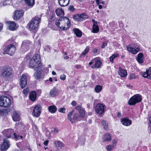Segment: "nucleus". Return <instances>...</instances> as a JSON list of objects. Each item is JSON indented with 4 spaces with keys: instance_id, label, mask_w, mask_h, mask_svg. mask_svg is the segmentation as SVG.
<instances>
[{
    "instance_id": "obj_25",
    "label": "nucleus",
    "mask_w": 151,
    "mask_h": 151,
    "mask_svg": "<svg viewBox=\"0 0 151 151\" xmlns=\"http://www.w3.org/2000/svg\"><path fill=\"white\" fill-rule=\"evenodd\" d=\"M118 74L121 77H125L127 75L126 71L120 68H119V71L118 72Z\"/></svg>"
},
{
    "instance_id": "obj_55",
    "label": "nucleus",
    "mask_w": 151,
    "mask_h": 151,
    "mask_svg": "<svg viewBox=\"0 0 151 151\" xmlns=\"http://www.w3.org/2000/svg\"><path fill=\"white\" fill-rule=\"evenodd\" d=\"M93 51L94 53V55H96L98 51L96 49H93Z\"/></svg>"
},
{
    "instance_id": "obj_54",
    "label": "nucleus",
    "mask_w": 151,
    "mask_h": 151,
    "mask_svg": "<svg viewBox=\"0 0 151 151\" xmlns=\"http://www.w3.org/2000/svg\"><path fill=\"white\" fill-rule=\"evenodd\" d=\"M94 62V59H92L91 61L88 64V65L90 66L93 63V62Z\"/></svg>"
},
{
    "instance_id": "obj_12",
    "label": "nucleus",
    "mask_w": 151,
    "mask_h": 151,
    "mask_svg": "<svg viewBox=\"0 0 151 151\" xmlns=\"http://www.w3.org/2000/svg\"><path fill=\"white\" fill-rule=\"evenodd\" d=\"M27 80L26 76L24 74H23L21 76L20 84L21 87L24 88L27 85Z\"/></svg>"
},
{
    "instance_id": "obj_27",
    "label": "nucleus",
    "mask_w": 151,
    "mask_h": 151,
    "mask_svg": "<svg viewBox=\"0 0 151 151\" xmlns=\"http://www.w3.org/2000/svg\"><path fill=\"white\" fill-rule=\"evenodd\" d=\"M55 12L57 15L58 16H63L64 14V11L62 8H59L57 9Z\"/></svg>"
},
{
    "instance_id": "obj_38",
    "label": "nucleus",
    "mask_w": 151,
    "mask_h": 151,
    "mask_svg": "<svg viewBox=\"0 0 151 151\" xmlns=\"http://www.w3.org/2000/svg\"><path fill=\"white\" fill-rule=\"evenodd\" d=\"M119 55L117 54H115L114 55H112L110 58L109 59L110 61L112 63H113V60L115 58L118 57Z\"/></svg>"
},
{
    "instance_id": "obj_24",
    "label": "nucleus",
    "mask_w": 151,
    "mask_h": 151,
    "mask_svg": "<svg viewBox=\"0 0 151 151\" xmlns=\"http://www.w3.org/2000/svg\"><path fill=\"white\" fill-rule=\"evenodd\" d=\"M29 98L30 100L32 101H35L36 98V93L35 91H32L30 93Z\"/></svg>"
},
{
    "instance_id": "obj_59",
    "label": "nucleus",
    "mask_w": 151,
    "mask_h": 151,
    "mask_svg": "<svg viewBox=\"0 0 151 151\" xmlns=\"http://www.w3.org/2000/svg\"><path fill=\"white\" fill-rule=\"evenodd\" d=\"M27 89L26 90H25V89H24L23 90V93L24 94H27V92L28 91H27Z\"/></svg>"
},
{
    "instance_id": "obj_43",
    "label": "nucleus",
    "mask_w": 151,
    "mask_h": 151,
    "mask_svg": "<svg viewBox=\"0 0 151 151\" xmlns=\"http://www.w3.org/2000/svg\"><path fill=\"white\" fill-rule=\"evenodd\" d=\"M51 132L54 134H56L59 132L58 129L56 128H53L52 129Z\"/></svg>"
},
{
    "instance_id": "obj_56",
    "label": "nucleus",
    "mask_w": 151,
    "mask_h": 151,
    "mask_svg": "<svg viewBox=\"0 0 151 151\" xmlns=\"http://www.w3.org/2000/svg\"><path fill=\"white\" fill-rule=\"evenodd\" d=\"M76 110H79V111L80 110H81V107L79 106H77L76 107Z\"/></svg>"
},
{
    "instance_id": "obj_14",
    "label": "nucleus",
    "mask_w": 151,
    "mask_h": 151,
    "mask_svg": "<svg viewBox=\"0 0 151 151\" xmlns=\"http://www.w3.org/2000/svg\"><path fill=\"white\" fill-rule=\"evenodd\" d=\"M14 20H17L23 16V11L22 10H17L14 12Z\"/></svg>"
},
{
    "instance_id": "obj_45",
    "label": "nucleus",
    "mask_w": 151,
    "mask_h": 151,
    "mask_svg": "<svg viewBox=\"0 0 151 151\" xmlns=\"http://www.w3.org/2000/svg\"><path fill=\"white\" fill-rule=\"evenodd\" d=\"M14 137V138L17 139H22L23 138V137L21 136H19V135H17L15 133H14L13 134Z\"/></svg>"
},
{
    "instance_id": "obj_33",
    "label": "nucleus",
    "mask_w": 151,
    "mask_h": 151,
    "mask_svg": "<svg viewBox=\"0 0 151 151\" xmlns=\"http://www.w3.org/2000/svg\"><path fill=\"white\" fill-rule=\"evenodd\" d=\"M127 50L129 52L133 54H135L137 53L135 51V49H134V48L129 47V46H127Z\"/></svg>"
},
{
    "instance_id": "obj_34",
    "label": "nucleus",
    "mask_w": 151,
    "mask_h": 151,
    "mask_svg": "<svg viewBox=\"0 0 151 151\" xmlns=\"http://www.w3.org/2000/svg\"><path fill=\"white\" fill-rule=\"evenodd\" d=\"M89 50V48L88 47H87L82 52L80 56L81 57H82L83 56L84 57L86 53H88Z\"/></svg>"
},
{
    "instance_id": "obj_13",
    "label": "nucleus",
    "mask_w": 151,
    "mask_h": 151,
    "mask_svg": "<svg viewBox=\"0 0 151 151\" xmlns=\"http://www.w3.org/2000/svg\"><path fill=\"white\" fill-rule=\"evenodd\" d=\"M31 43L30 42L29 40H25L22 43L21 49L24 51H26L29 48V45Z\"/></svg>"
},
{
    "instance_id": "obj_48",
    "label": "nucleus",
    "mask_w": 151,
    "mask_h": 151,
    "mask_svg": "<svg viewBox=\"0 0 151 151\" xmlns=\"http://www.w3.org/2000/svg\"><path fill=\"white\" fill-rule=\"evenodd\" d=\"M66 109L64 108H60L58 109V111L61 113H65Z\"/></svg>"
},
{
    "instance_id": "obj_10",
    "label": "nucleus",
    "mask_w": 151,
    "mask_h": 151,
    "mask_svg": "<svg viewBox=\"0 0 151 151\" xmlns=\"http://www.w3.org/2000/svg\"><path fill=\"white\" fill-rule=\"evenodd\" d=\"M78 117V114H73V111L68 113V119L70 122L73 123L77 119Z\"/></svg>"
},
{
    "instance_id": "obj_3",
    "label": "nucleus",
    "mask_w": 151,
    "mask_h": 151,
    "mask_svg": "<svg viewBox=\"0 0 151 151\" xmlns=\"http://www.w3.org/2000/svg\"><path fill=\"white\" fill-rule=\"evenodd\" d=\"M41 15H37L33 18L29 22V27L33 29H35L39 26L41 20Z\"/></svg>"
},
{
    "instance_id": "obj_4",
    "label": "nucleus",
    "mask_w": 151,
    "mask_h": 151,
    "mask_svg": "<svg viewBox=\"0 0 151 151\" xmlns=\"http://www.w3.org/2000/svg\"><path fill=\"white\" fill-rule=\"evenodd\" d=\"M11 104L10 99L6 96L0 97V106L4 107L9 106Z\"/></svg>"
},
{
    "instance_id": "obj_26",
    "label": "nucleus",
    "mask_w": 151,
    "mask_h": 151,
    "mask_svg": "<svg viewBox=\"0 0 151 151\" xmlns=\"http://www.w3.org/2000/svg\"><path fill=\"white\" fill-rule=\"evenodd\" d=\"M17 27L16 24L13 21L10 22L9 23V29L11 30H14Z\"/></svg>"
},
{
    "instance_id": "obj_63",
    "label": "nucleus",
    "mask_w": 151,
    "mask_h": 151,
    "mask_svg": "<svg viewBox=\"0 0 151 151\" xmlns=\"http://www.w3.org/2000/svg\"><path fill=\"white\" fill-rule=\"evenodd\" d=\"M112 143H113V144L112 145H114L116 143V141L115 140H113Z\"/></svg>"
},
{
    "instance_id": "obj_1",
    "label": "nucleus",
    "mask_w": 151,
    "mask_h": 151,
    "mask_svg": "<svg viewBox=\"0 0 151 151\" xmlns=\"http://www.w3.org/2000/svg\"><path fill=\"white\" fill-rule=\"evenodd\" d=\"M41 66H42L41 65L40 56L37 54H35L30 60L29 67L35 70H37V68Z\"/></svg>"
},
{
    "instance_id": "obj_22",
    "label": "nucleus",
    "mask_w": 151,
    "mask_h": 151,
    "mask_svg": "<svg viewBox=\"0 0 151 151\" xmlns=\"http://www.w3.org/2000/svg\"><path fill=\"white\" fill-rule=\"evenodd\" d=\"M43 67L41 66L40 68L37 69V71L35 73V76L37 79H40L41 74V72L42 71Z\"/></svg>"
},
{
    "instance_id": "obj_11",
    "label": "nucleus",
    "mask_w": 151,
    "mask_h": 151,
    "mask_svg": "<svg viewBox=\"0 0 151 151\" xmlns=\"http://www.w3.org/2000/svg\"><path fill=\"white\" fill-rule=\"evenodd\" d=\"M10 145L9 141L7 138L4 139L3 144L1 145V150L4 151V150H6L9 148Z\"/></svg>"
},
{
    "instance_id": "obj_6",
    "label": "nucleus",
    "mask_w": 151,
    "mask_h": 151,
    "mask_svg": "<svg viewBox=\"0 0 151 151\" xmlns=\"http://www.w3.org/2000/svg\"><path fill=\"white\" fill-rule=\"evenodd\" d=\"M16 50L15 46L12 44H11L4 49V53L12 55L14 53Z\"/></svg>"
},
{
    "instance_id": "obj_62",
    "label": "nucleus",
    "mask_w": 151,
    "mask_h": 151,
    "mask_svg": "<svg viewBox=\"0 0 151 151\" xmlns=\"http://www.w3.org/2000/svg\"><path fill=\"white\" fill-rule=\"evenodd\" d=\"M49 18L50 19H52V20H54L55 19L54 17H53V16H51Z\"/></svg>"
},
{
    "instance_id": "obj_61",
    "label": "nucleus",
    "mask_w": 151,
    "mask_h": 151,
    "mask_svg": "<svg viewBox=\"0 0 151 151\" xmlns=\"http://www.w3.org/2000/svg\"><path fill=\"white\" fill-rule=\"evenodd\" d=\"M117 116L119 117H121V114L120 112H118L117 114Z\"/></svg>"
},
{
    "instance_id": "obj_2",
    "label": "nucleus",
    "mask_w": 151,
    "mask_h": 151,
    "mask_svg": "<svg viewBox=\"0 0 151 151\" xmlns=\"http://www.w3.org/2000/svg\"><path fill=\"white\" fill-rule=\"evenodd\" d=\"M66 24L68 27L70 26V22L68 18L66 17L60 18L58 20L56 21L55 24L58 27H59L63 30H65L67 29L65 27V24Z\"/></svg>"
},
{
    "instance_id": "obj_8",
    "label": "nucleus",
    "mask_w": 151,
    "mask_h": 151,
    "mask_svg": "<svg viewBox=\"0 0 151 151\" xmlns=\"http://www.w3.org/2000/svg\"><path fill=\"white\" fill-rule=\"evenodd\" d=\"M104 106L102 104H97L95 107V110L97 114H101L104 112Z\"/></svg>"
},
{
    "instance_id": "obj_16",
    "label": "nucleus",
    "mask_w": 151,
    "mask_h": 151,
    "mask_svg": "<svg viewBox=\"0 0 151 151\" xmlns=\"http://www.w3.org/2000/svg\"><path fill=\"white\" fill-rule=\"evenodd\" d=\"M122 124L125 126H129L132 124V121L128 118H123L121 120Z\"/></svg>"
},
{
    "instance_id": "obj_57",
    "label": "nucleus",
    "mask_w": 151,
    "mask_h": 151,
    "mask_svg": "<svg viewBox=\"0 0 151 151\" xmlns=\"http://www.w3.org/2000/svg\"><path fill=\"white\" fill-rule=\"evenodd\" d=\"M3 24L1 23H0V32L2 29L3 27Z\"/></svg>"
},
{
    "instance_id": "obj_17",
    "label": "nucleus",
    "mask_w": 151,
    "mask_h": 151,
    "mask_svg": "<svg viewBox=\"0 0 151 151\" xmlns=\"http://www.w3.org/2000/svg\"><path fill=\"white\" fill-rule=\"evenodd\" d=\"M54 144L57 147L60 149H63L65 147L64 144L60 140H55L54 142Z\"/></svg>"
},
{
    "instance_id": "obj_64",
    "label": "nucleus",
    "mask_w": 151,
    "mask_h": 151,
    "mask_svg": "<svg viewBox=\"0 0 151 151\" xmlns=\"http://www.w3.org/2000/svg\"><path fill=\"white\" fill-rule=\"evenodd\" d=\"M103 6L101 5H99V9H101L102 8Z\"/></svg>"
},
{
    "instance_id": "obj_41",
    "label": "nucleus",
    "mask_w": 151,
    "mask_h": 151,
    "mask_svg": "<svg viewBox=\"0 0 151 151\" xmlns=\"http://www.w3.org/2000/svg\"><path fill=\"white\" fill-rule=\"evenodd\" d=\"M80 113V116L81 117H84L85 115V112L84 111L81 109L79 111Z\"/></svg>"
},
{
    "instance_id": "obj_53",
    "label": "nucleus",
    "mask_w": 151,
    "mask_h": 151,
    "mask_svg": "<svg viewBox=\"0 0 151 151\" xmlns=\"http://www.w3.org/2000/svg\"><path fill=\"white\" fill-rule=\"evenodd\" d=\"M76 104V102L75 101H73L71 102V104L73 106H75Z\"/></svg>"
},
{
    "instance_id": "obj_40",
    "label": "nucleus",
    "mask_w": 151,
    "mask_h": 151,
    "mask_svg": "<svg viewBox=\"0 0 151 151\" xmlns=\"http://www.w3.org/2000/svg\"><path fill=\"white\" fill-rule=\"evenodd\" d=\"M114 147V145H109L106 146V148L108 151H110Z\"/></svg>"
},
{
    "instance_id": "obj_46",
    "label": "nucleus",
    "mask_w": 151,
    "mask_h": 151,
    "mask_svg": "<svg viewBox=\"0 0 151 151\" xmlns=\"http://www.w3.org/2000/svg\"><path fill=\"white\" fill-rule=\"evenodd\" d=\"M146 71L149 75L150 79H151V67H150L147 70H146Z\"/></svg>"
},
{
    "instance_id": "obj_49",
    "label": "nucleus",
    "mask_w": 151,
    "mask_h": 151,
    "mask_svg": "<svg viewBox=\"0 0 151 151\" xmlns=\"http://www.w3.org/2000/svg\"><path fill=\"white\" fill-rule=\"evenodd\" d=\"M60 78L61 80L64 81L66 78V76L65 74H63L60 76Z\"/></svg>"
},
{
    "instance_id": "obj_36",
    "label": "nucleus",
    "mask_w": 151,
    "mask_h": 151,
    "mask_svg": "<svg viewBox=\"0 0 151 151\" xmlns=\"http://www.w3.org/2000/svg\"><path fill=\"white\" fill-rule=\"evenodd\" d=\"M101 124L104 126V129L106 130L108 128V124L106 122L105 120H103L102 121Z\"/></svg>"
},
{
    "instance_id": "obj_47",
    "label": "nucleus",
    "mask_w": 151,
    "mask_h": 151,
    "mask_svg": "<svg viewBox=\"0 0 151 151\" xmlns=\"http://www.w3.org/2000/svg\"><path fill=\"white\" fill-rule=\"evenodd\" d=\"M143 76L144 77L148 79H150V78H149V74L146 71V72H144V73H143Z\"/></svg>"
},
{
    "instance_id": "obj_58",
    "label": "nucleus",
    "mask_w": 151,
    "mask_h": 151,
    "mask_svg": "<svg viewBox=\"0 0 151 151\" xmlns=\"http://www.w3.org/2000/svg\"><path fill=\"white\" fill-rule=\"evenodd\" d=\"M48 142V140L45 141L44 142V145L47 146V144Z\"/></svg>"
},
{
    "instance_id": "obj_29",
    "label": "nucleus",
    "mask_w": 151,
    "mask_h": 151,
    "mask_svg": "<svg viewBox=\"0 0 151 151\" xmlns=\"http://www.w3.org/2000/svg\"><path fill=\"white\" fill-rule=\"evenodd\" d=\"M111 140V135L108 133L106 134L104 136L103 139V141H109Z\"/></svg>"
},
{
    "instance_id": "obj_19",
    "label": "nucleus",
    "mask_w": 151,
    "mask_h": 151,
    "mask_svg": "<svg viewBox=\"0 0 151 151\" xmlns=\"http://www.w3.org/2000/svg\"><path fill=\"white\" fill-rule=\"evenodd\" d=\"M94 61L95 62V63L92 66L91 68H99L101 67L102 64L100 60H98L96 58H95Z\"/></svg>"
},
{
    "instance_id": "obj_52",
    "label": "nucleus",
    "mask_w": 151,
    "mask_h": 151,
    "mask_svg": "<svg viewBox=\"0 0 151 151\" xmlns=\"http://www.w3.org/2000/svg\"><path fill=\"white\" fill-rule=\"evenodd\" d=\"M107 43L106 42H104L101 45V47L102 48H105V47L107 46Z\"/></svg>"
},
{
    "instance_id": "obj_44",
    "label": "nucleus",
    "mask_w": 151,
    "mask_h": 151,
    "mask_svg": "<svg viewBox=\"0 0 151 151\" xmlns=\"http://www.w3.org/2000/svg\"><path fill=\"white\" fill-rule=\"evenodd\" d=\"M11 1L9 0H6L2 2V4L5 6L10 4Z\"/></svg>"
},
{
    "instance_id": "obj_31",
    "label": "nucleus",
    "mask_w": 151,
    "mask_h": 151,
    "mask_svg": "<svg viewBox=\"0 0 151 151\" xmlns=\"http://www.w3.org/2000/svg\"><path fill=\"white\" fill-rule=\"evenodd\" d=\"M26 4L29 6H33L35 4V0H24Z\"/></svg>"
},
{
    "instance_id": "obj_50",
    "label": "nucleus",
    "mask_w": 151,
    "mask_h": 151,
    "mask_svg": "<svg viewBox=\"0 0 151 151\" xmlns=\"http://www.w3.org/2000/svg\"><path fill=\"white\" fill-rule=\"evenodd\" d=\"M69 10L71 11L72 12L74 10V8L73 7V6H70L68 8Z\"/></svg>"
},
{
    "instance_id": "obj_18",
    "label": "nucleus",
    "mask_w": 151,
    "mask_h": 151,
    "mask_svg": "<svg viewBox=\"0 0 151 151\" xmlns=\"http://www.w3.org/2000/svg\"><path fill=\"white\" fill-rule=\"evenodd\" d=\"M92 21L93 22V30L92 32L94 33H97L99 31V28L97 25V22L95 21L94 20L92 19Z\"/></svg>"
},
{
    "instance_id": "obj_9",
    "label": "nucleus",
    "mask_w": 151,
    "mask_h": 151,
    "mask_svg": "<svg viewBox=\"0 0 151 151\" xmlns=\"http://www.w3.org/2000/svg\"><path fill=\"white\" fill-rule=\"evenodd\" d=\"M41 108L40 105L37 104L35 105L33 109V115L36 117H39L41 113Z\"/></svg>"
},
{
    "instance_id": "obj_15",
    "label": "nucleus",
    "mask_w": 151,
    "mask_h": 151,
    "mask_svg": "<svg viewBox=\"0 0 151 151\" xmlns=\"http://www.w3.org/2000/svg\"><path fill=\"white\" fill-rule=\"evenodd\" d=\"M3 133L6 135L8 138H11L13 133L14 134V130L12 129H5L2 132Z\"/></svg>"
},
{
    "instance_id": "obj_51",
    "label": "nucleus",
    "mask_w": 151,
    "mask_h": 151,
    "mask_svg": "<svg viewBox=\"0 0 151 151\" xmlns=\"http://www.w3.org/2000/svg\"><path fill=\"white\" fill-rule=\"evenodd\" d=\"M135 76L134 74L132 73V74H131L130 76V77L129 79L130 80L131 79H134L135 78Z\"/></svg>"
},
{
    "instance_id": "obj_23",
    "label": "nucleus",
    "mask_w": 151,
    "mask_h": 151,
    "mask_svg": "<svg viewBox=\"0 0 151 151\" xmlns=\"http://www.w3.org/2000/svg\"><path fill=\"white\" fill-rule=\"evenodd\" d=\"M58 2L61 6L64 7L68 4L69 0H58Z\"/></svg>"
},
{
    "instance_id": "obj_7",
    "label": "nucleus",
    "mask_w": 151,
    "mask_h": 151,
    "mask_svg": "<svg viewBox=\"0 0 151 151\" xmlns=\"http://www.w3.org/2000/svg\"><path fill=\"white\" fill-rule=\"evenodd\" d=\"M12 73V70L10 68H5L3 69L1 76L5 78L8 79L11 76Z\"/></svg>"
},
{
    "instance_id": "obj_60",
    "label": "nucleus",
    "mask_w": 151,
    "mask_h": 151,
    "mask_svg": "<svg viewBox=\"0 0 151 151\" xmlns=\"http://www.w3.org/2000/svg\"><path fill=\"white\" fill-rule=\"evenodd\" d=\"M76 68L78 69H79L81 67V66L80 65H76Z\"/></svg>"
},
{
    "instance_id": "obj_37",
    "label": "nucleus",
    "mask_w": 151,
    "mask_h": 151,
    "mask_svg": "<svg viewBox=\"0 0 151 151\" xmlns=\"http://www.w3.org/2000/svg\"><path fill=\"white\" fill-rule=\"evenodd\" d=\"M79 15L80 18L79 19H80V20H81V21L83 19H85L86 18H87L88 17L87 15L84 13L82 14H79Z\"/></svg>"
},
{
    "instance_id": "obj_20",
    "label": "nucleus",
    "mask_w": 151,
    "mask_h": 151,
    "mask_svg": "<svg viewBox=\"0 0 151 151\" xmlns=\"http://www.w3.org/2000/svg\"><path fill=\"white\" fill-rule=\"evenodd\" d=\"M50 94L51 97H56L58 95V90L55 87L51 90Z\"/></svg>"
},
{
    "instance_id": "obj_42",
    "label": "nucleus",
    "mask_w": 151,
    "mask_h": 151,
    "mask_svg": "<svg viewBox=\"0 0 151 151\" xmlns=\"http://www.w3.org/2000/svg\"><path fill=\"white\" fill-rule=\"evenodd\" d=\"M73 18L75 20L77 21H81V20H80V19H79L80 18L79 14L74 16Z\"/></svg>"
},
{
    "instance_id": "obj_28",
    "label": "nucleus",
    "mask_w": 151,
    "mask_h": 151,
    "mask_svg": "<svg viewBox=\"0 0 151 151\" xmlns=\"http://www.w3.org/2000/svg\"><path fill=\"white\" fill-rule=\"evenodd\" d=\"M12 119L15 122L19 121L20 119L19 114L16 112H14L12 116Z\"/></svg>"
},
{
    "instance_id": "obj_39",
    "label": "nucleus",
    "mask_w": 151,
    "mask_h": 151,
    "mask_svg": "<svg viewBox=\"0 0 151 151\" xmlns=\"http://www.w3.org/2000/svg\"><path fill=\"white\" fill-rule=\"evenodd\" d=\"M133 47L137 53L141 50L140 46L139 45H134L133 46Z\"/></svg>"
},
{
    "instance_id": "obj_30",
    "label": "nucleus",
    "mask_w": 151,
    "mask_h": 151,
    "mask_svg": "<svg viewBox=\"0 0 151 151\" xmlns=\"http://www.w3.org/2000/svg\"><path fill=\"white\" fill-rule=\"evenodd\" d=\"M73 31L74 34L77 37H80L82 36V32L78 28L73 29Z\"/></svg>"
},
{
    "instance_id": "obj_5",
    "label": "nucleus",
    "mask_w": 151,
    "mask_h": 151,
    "mask_svg": "<svg viewBox=\"0 0 151 151\" xmlns=\"http://www.w3.org/2000/svg\"><path fill=\"white\" fill-rule=\"evenodd\" d=\"M142 97L139 94H136L131 98L129 101V105H133L142 101Z\"/></svg>"
},
{
    "instance_id": "obj_35",
    "label": "nucleus",
    "mask_w": 151,
    "mask_h": 151,
    "mask_svg": "<svg viewBox=\"0 0 151 151\" xmlns=\"http://www.w3.org/2000/svg\"><path fill=\"white\" fill-rule=\"evenodd\" d=\"M102 87L100 85L96 86L95 88V90L97 93L100 92L102 89Z\"/></svg>"
},
{
    "instance_id": "obj_32",
    "label": "nucleus",
    "mask_w": 151,
    "mask_h": 151,
    "mask_svg": "<svg viewBox=\"0 0 151 151\" xmlns=\"http://www.w3.org/2000/svg\"><path fill=\"white\" fill-rule=\"evenodd\" d=\"M49 111L51 113H55L57 110L56 107L55 106H52L48 107Z\"/></svg>"
},
{
    "instance_id": "obj_21",
    "label": "nucleus",
    "mask_w": 151,
    "mask_h": 151,
    "mask_svg": "<svg viewBox=\"0 0 151 151\" xmlns=\"http://www.w3.org/2000/svg\"><path fill=\"white\" fill-rule=\"evenodd\" d=\"M144 57L143 54L142 53H140L137 55L136 59L138 62L139 63H142L144 62Z\"/></svg>"
}]
</instances>
